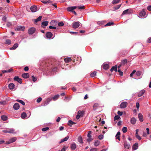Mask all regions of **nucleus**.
<instances>
[{"label":"nucleus","instance_id":"a878e982","mask_svg":"<svg viewBox=\"0 0 151 151\" xmlns=\"http://www.w3.org/2000/svg\"><path fill=\"white\" fill-rule=\"evenodd\" d=\"M18 45L17 43H15L14 45L12 47L10 48V50H15L18 47Z\"/></svg>","mask_w":151,"mask_h":151},{"label":"nucleus","instance_id":"9d476101","mask_svg":"<svg viewBox=\"0 0 151 151\" xmlns=\"http://www.w3.org/2000/svg\"><path fill=\"white\" fill-rule=\"evenodd\" d=\"M25 29V27L24 26H18L16 29V30L17 31H23Z\"/></svg>","mask_w":151,"mask_h":151},{"label":"nucleus","instance_id":"6e6552de","mask_svg":"<svg viewBox=\"0 0 151 151\" xmlns=\"http://www.w3.org/2000/svg\"><path fill=\"white\" fill-rule=\"evenodd\" d=\"M40 65H42L43 67H48L49 66V65L48 64V62L47 61H43L40 63Z\"/></svg>","mask_w":151,"mask_h":151},{"label":"nucleus","instance_id":"f257e3e1","mask_svg":"<svg viewBox=\"0 0 151 151\" xmlns=\"http://www.w3.org/2000/svg\"><path fill=\"white\" fill-rule=\"evenodd\" d=\"M84 114V111H83L79 110L78 111L77 114L76 116V118L78 119L80 117H82Z\"/></svg>","mask_w":151,"mask_h":151},{"label":"nucleus","instance_id":"052dcab7","mask_svg":"<svg viewBox=\"0 0 151 151\" xmlns=\"http://www.w3.org/2000/svg\"><path fill=\"white\" fill-rule=\"evenodd\" d=\"M104 136L103 135L101 134L99 135L98 138L99 139H102L103 138Z\"/></svg>","mask_w":151,"mask_h":151},{"label":"nucleus","instance_id":"e433bc0d","mask_svg":"<svg viewBox=\"0 0 151 151\" xmlns=\"http://www.w3.org/2000/svg\"><path fill=\"white\" fill-rule=\"evenodd\" d=\"M27 116V114L25 112H23L21 115V117L22 119H24Z\"/></svg>","mask_w":151,"mask_h":151},{"label":"nucleus","instance_id":"774afa93","mask_svg":"<svg viewBox=\"0 0 151 151\" xmlns=\"http://www.w3.org/2000/svg\"><path fill=\"white\" fill-rule=\"evenodd\" d=\"M98 150L96 148H92L90 150V151H97Z\"/></svg>","mask_w":151,"mask_h":151},{"label":"nucleus","instance_id":"f704fd0d","mask_svg":"<svg viewBox=\"0 0 151 151\" xmlns=\"http://www.w3.org/2000/svg\"><path fill=\"white\" fill-rule=\"evenodd\" d=\"M76 123L73 122L71 120H69L68 121V125L70 127H72V125L73 124H75Z\"/></svg>","mask_w":151,"mask_h":151},{"label":"nucleus","instance_id":"f8f14e48","mask_svg":"<svg viewBox=\"0 0 151 151\" xmlns=\"http://www.w3.org/2000/svg\"><path fill=\"white\" fill-rule=\"evenodd\" d=\"M19 105L18 103H16L14 104L13 107L14 109L17 110L19 109Z\"/></svg>","mask_w":151,"mask_h":151},{"label":"nucleus","instance_id":"680f3d73","mask_svg":"<svg viewBox=\"0 0 151 151\" xmlns=\"http://www.w3.org/2000/svg\"><path fill=\"white\" fill-rule=\"evenodd\" d=\"M32 81L34 82H35L37 81V78L36 77H34L33 76H32Z\"/></svg>","mask_w":151,"mask_h":151},{"label":"nucleus","instance_id":"ddd939ff","mask_svg":"<svg viewBox=\"0 0 151 151\" xmlns=\"http://www.w3.org/2000/svg\"><path fill=\"white\" fill-rule=\"evenodd\" d=\"M145 92V90H142L139 91L138 94V97H140L142 96Z\"/></svg>","mask_w":151,"mask_h":151},{"label":"nucleus","instance_id":"8fccbe9b","mask_svg":"<svg viewBox=\"0 0 151 151\" xmlns=\"http://www.w3.org/2000/svg\"><path fill=\"white\" fill-rule=\"evenodd\" d=\"M49 129V128L48 127H46L43 128L42 129V130L43 132H45L46 131L48 130Z\"/></svg>","mask_w":151,"mask_h":151},{"label":"nucleus","instance_id":"3c124183","mask_svg":"<svg viewBox=\"0 0 151 151\" xmlns=\"http://www.w3.org/2000/svg\"><path fill=\"white\" fill-rule=\"evenodd\" d=\"M77 8H78V9H85V7L84 6H78L77 7Z\"/></svg>","mask_w":151,"mask_h":151},{"label":"nucleus","instance_id":"4468645a","mask_svg":"<svg viewBox=\"0 0 151 151\" xmlns=\"http://www.w3.org/2000/svg\"><path fill=\"white\" fill-rule=\"evenodd\" d=\"M138 118L139 121L142 122L143 121V116L141 114L139 113L138 114Z\"/></svg>","mask_w":151,"mask_h":151},{"label":"nucleus","instance_id":"f3484780","mask_svg":"<svg viewBox=\"0 0 151 151\" xmlns=\"http://www.w3.org/2000/svg\"><path fill=\"white\" fill-rule=\"evenodd\" d=\"M69 138V137L68 136H67L65 137V138H64L63 139H62L59 142V143L60 144V143H62V142H64L66 141L68 139V138Z\"/></svg>","mask_w":151,"mask_h":151},{"label":"nucleus","instance_id":"5fc2aeb1","mask_svg":"<svg viewBox=\"0 0 151 151\" xmlns=\"http://www.w3.org/2000/svg\"><path fill=\"white\" fill-rule=\"evenodd\" d=\"M118 72L119 73V74L121 76H122L123 75V72H122L120 69H119L118 70Z\"/></svg>","mask_w":151,"mask_h":151},{"label":"nucleus","instance_id":"de8ad7c7","mask_svg":"<svg viewBox=\"0 0 151 151\" xmlns=\"http://www.w3.org/2000/svg\"><path fill=\"white\" fill-rule=\"evenodd\" d=\"M11 43V41L9 39H7L6 41V43L7 44H10Z\"/></svg>","mask_w":151,"mask_h":151},{"label":"nucleus","instance_id":"72a5a7b5","mask_svg":"<svg viewBox=\"0 0 151 151\" xmlns=\"http://www.w3.org/2000/svg\"><path fill=\"white\" fill-rule=\"evenodd\" d=\"M1 119L4 121H5L7 119V117L4 115H3L1 116Z\"/></svg>","mask_w":151,"mask_h":151},{"label":"nucleus","instance_id":"6ab92c4d","mask_svg":"<svg viewBox=\"0 0 151 151\" xmlns=\"http://www.w3.org/2000/svg\"><path fill=\"white\" fill-rule=\"evenodd\" d=\"M42 18V16H40L37 19H34L33 20V21H34V22L37 23L38 21H40Z\"/></svg>","mask_w":151,"mask_h":151},{"label":"nucleus","instance_id":"9b49d317","mask_svg":"<svg viewBox=\"0 0 151 151\" xmlns=\"http://www.w3.org/2000/svg\"><path fill=\"white\" fill-rule=\"evenodd\" d=\"M37 7L36 6H33L30 7V10L32 12H35L37 10Z\"/></svg>","mask_w":151,"mask_h":151},{"label":"nucleus","instance_id":"bb28decb","mask_svg":"<svg viewBox=\"0 0 151 151\" xmlns=\"http://www.w3.org/2000/svg\"><path fill=\"white\" fill-rule=\"evenodd\" d=\"M13 71V69L12 68H10L8 70H4L2 71V73H10Z\"/></svg>","mask_w":151,"mask_h":151},{"label":"nucleus","instance_id":"603ef678","mask_svg":"<svg viewBox=\"0 0 151 151\" xmlns=\"http://www.w3.org/2000/svg\"><path fill=\"white\" fill-rule=\"evenodd\" d=\"M135 136L139 140H141V137L138 135V134H135Z\"/></svg>","mask_w":151,"mask_h":151},{"label":"nucleus","instance_id":"c03bdc74","mask_svg":"<svg viewBox=\"0 0 151 151\" xmlns=\"http://www.w3.org/2000/svg\"><path fill=\"white\" fill-rule=\"evenodd\" d=\"M114 24V22H109L107 23L105 25V26H111L112 25H113Z\"/></svg>","mask_w":151,"mask_h":151},{"label":"nucleus","instance_id":"4c0bfd02","mask_svg":"<svg viewBox=\"0 0 151 151\" xmlns=\"http://www.w3.org/2000/svg\"><path fill=\"white\" fill-rule=\"evenodd\" d=\"M121 4L120 5H117L116 6L114 7V8H113V9H114V10L115 11L117 9H119V8L121 7Z\"/></svg>","mask_w":151,"mask_h":151},{"label":"nucleus","instance_id":"864d4df0","mask_svg":"<svg viewBox=\"0 0 151 151\" xmlns=\"http://www.w3.org/2000/svg\"><path fill=\"white\" fill-rule=\"evenodd\" d=\"M120 118L119 116L118 115H116L114 117V120H118Z\"/></svg>","mask_w":151,"mask_h":151},{"label":"nucleus","instance_id":"39448f33","mask_svg":"<svg viewBox=\"0 0 151 151\" xmlns=\"http://www.w3.org/2000/svg\"><path fill=\"white\" fill-rule=\"evenodd\" d=\"M131 13V11L130 9H128L123 11L122 14V15L125 14H130Z\"/></svg>","mask_w":151,"mask_h":151},{"label":"nucleus","instance_id":"1a4fd4ad","mask_svg":"<svg viewBox=\"0 0 151 151\" xmlns=\"http://www.w3.org/2000/svg\"><path fill=\"white\" fill-rule=\"evenodd\" d=\"M14 130L12 129H10L4 130L2 131V132H3L4 133H14Z\"/></svg>","mask_w":151,"mask_h":151},{"label":"nucleus","instance_id":"09e8293b","mask_svg":"<svg viewBox=\"0 0 151 151\" xmlns=\"http://www.w3.org/2000/svg\"><path fill=\"white\" fill-rule=\"evenodd\" d=\"M16 139H17L16 137H14L11 139L9 140L12 143L15 142L16 140Z\"/></svg>","mask_w":151,"mask_h":151},{"label":"nucleus","instance_id":"49530a36","mask_svg":"<svg viewBox=\"0 0 151 151\" xmlns=\"http://www.w3.org/2000/svg\"><path fill=\"white\" fill-rule=\"evenodd\" d=\"M142 74V72L140 71H137L136 73V75L137 76H140Z\"/></svg>","mask_w":151,"mask_h":151},{"label":"nucleus","instance_id":"393cba45","mask_svg":"<svg viewBox=\"0 0 151 151\" xmlns=\"http://www.w3.org/2000/svg\"><path fill=\"white\" fill-rule=\"evenodd\" d=\"M128 62V60L127 59H125L121 60V63L123 65L126 64Z\"/></svg>","mask_w":151,"mask_h":151},{"label":"nucleus","instance_id":"4d7b16f0","mask_svg":"<svg viewBox=\"0 0 151 151\" xmlns=\"http://www.w3.org/2000/svg\"><path fill=\"white\" fill-rule=\"evenodd\" d=\"M67 10L68 11L72 12L73 10L72 7H68L67 8Z\"/></svg>","mask_w":151,"mask_h":151},{"label":"nucleus","instance_id":"7ed1b4c3","mask_svg":"<svg viewBox=\"0 0 151 151\" xmlns=\"http://www.w3.org/2000/svg\"><path fill=\"white\" fill-rule=\"evenodd\" d=\"M80 26V23L78 22H73L72 24V27L74 29L78 28Z\"/></svg>","mask_w":151,"mask_h":151},{"label":"nucleus","instance_id":"aec40b11","mask_svg":"<svg viewBox=\"0 0 151 151\" xmlns=\"http://www.w3.org/2000/svg\"><path fill=\"white\" fill-rule=\"evenodd\" d=\"M52 99H50V98H48V99L47 101H45L44 103L43 104V106H45L46 105H47V104H48L49 103V102L51 101Z\"/></svg>","mask_w":151,"mask_h":151},{"label":"nucleus","instance_id":"412c9836","mask_svg":"<svg viewBox=\"0 0 151 151\" xmlns=\"http://www.w3.org/2000/svg\"><path fill=\"white\" fill-rule=\"evenodd\" d=\"M48 23V22L45 21L43 22L42 23V27L43 28H45L44 26H46L47 25Z\"/></svg>","mask_w":151,"mask_h":151},{"label":"nucleus","instance_id":"37998d69","mask_svg":"<svg viewBox=\"0 0 151 151\" xmlns=\"http://www.w3.org/2000/svg\"><path fill=\"white\" fill-rule=\"evenodd\" d=\"M96 71H94L90 74V76L92 77H93L96 76Z\"/></svg>","mask_w":151,"mask_h":151},{"label":"nucleus","instance_id":"dca6fc26","mask_svg":"<svg viewBox=\"0 0 151 151\" xmlns=\"http://www.w3.org/2000/svg\"><path fill=\"white\" fill-rule=\"evenodd\" d=\"M138 146V144L137 143H135L132 146V149L134 150H137Z\"/></svg>","mask_w":151,"mask_h":151},{"label":"nucleus","instance_id":"f03ea898","mask_svg":"<svg viewBox=\"0 0 151 151\" xmlns=\"http://www.w3.org/2000/svg\"><path fill=\"white\" fill-rule=\"evenodd\" d=\"M36 29L35 27H32L29 28L28 31V33L29 35H32L35 32Z\"/></svg>","mask_w":151,"mask_h":151},{"label":"nucleus","instance_id":"0e129e2a","mask_svg":"<svg viewBox=\"0 0 151 151\" xmlns=\"http://www.w3.org/2000/svg\"><path fill=\"white\" fill-rule=\"evenodd\" d=\"M136 70H134L132 71V73L130 74V76L132 77L133 76V74L135 73Z\"/></svg>","mask_w":151,"mask_h":151},{"label":"nucleus","instance_id":"4be33fe9","mask_svg":"<svg viewBox=\"0 0 151 151\" xmlns=\"http://www.w3.org/2000/svg\"><path fill=\"white\" fill-rule=\"evenodd\" d=\"M76 147V145L75 143H73L70 146V148L72 150H75Z\"/></svg>","mask_w":151,"mask_h":151},{"label":"nucleus","instance_id":"cd10ccee","mask_svg":"<svg viewBox=\"0 0 151 151\" xmlns=\"http://www.w3.org/2000/svg\"><path fill=\"white\" fill-rule=\"evenodd\" d=\"M124 147L127 149H129L130 147V145L128 144L127 142H125L124 144Z\"/></svg>","mask_w":151,"mask_h":151},{"label":"nucleus","instance_id":"2f4dec72","mask_svg":"<svg viewBox=\"0 0 151 151\" xmlns=\"http://www.w3.org/2000/svg\"><path fill=\"white\" fill-rule=\"evenodd\" d=\"M60 96L58 94L56 95L54 97H53L52 98V100L53 101H55L58 99L59 98Z\"/></svg>","mask_w":151,"mask_h":151},{"label":"nucleus","instance_id":"6e6d98bb","mask_svg":"<svg viewBox=\"0 0 151 151\" xmlns=\"http://www.w3.org/2000/svg\"><path fill=\"white\" fill-rule=\"evenodd\" d=\"M67 148L65 146H64L63 147V148L60 150H59L58 151H65L66 149Z\"/></svg>","mask_w":151,"mask_h":151},{"label":"nucleus","instance_id":"c9c22d12","mask_svg":"<svg viewBox=\"0 0 151 151\" xmlns=\"http://www.w3.org/2000/svg\"><path fill=\"white\" fill-rule=\"evenodd\" d=\"M120 135V132H117V134L116 135V139H118L119 140H120L119 135Z\"/></svg>","mask_w":151,"mask_h":151},{"label":"nucleus","instance_id":"5701e85b","mask_svg":"<svg viewBox=\"0 0 151 151\" xmlns=\"http://www.w3.org/2000/svg\"><path fill=\"white\" fill-rule=\"evenodd\" d=\"M14 85L12 83H11L9 85V88L10 89H13L14 87Z\"/></svg>","mask_w":151,"mask_h":151},{"label":"nucleus","instance_id":"a19ab883","mask_svg":"<svg viewBox=\"0 0 151 151\" xmlns=\"http://www.w3.org/2000/svg\"><path fill=\"white\" fill-rule=\"evenodd\" d=\"M120 1V0H113L112 3L113 4H117Z\"/></svg>","mask_w":151,"mask_h":151},{"label":"nucleus","instance_id":"338daca9","mask_svg":"<svg viewBox=\"0 0 151 151\" xmlns=\"http://www.w3.org/2000/svg\"><path fill=\"white\" fill-rule=\"evenodd\" d=\"M117 114H118L120 116H121L122 115V114H123V113L122 112H121L120 111H118V112H117Z\"/></svg>","mask_w":151,"mask_h":151},{"label":"nucleus","instance_id":"473e14b6","mask_svg":"<svg viewBox=\"0 0 151 151\" xmlns=\"http://www.w3.org/2000/svg\"><path fill=\"white\" fill-rule=\"evenodd\" d=\"M103 68L104 69L107 70L109 68V65L108 64H104L103 65Z\"/></svg>","mask_w":151,"mask_h":151},{"label":"nucleus","instance_id":"c85d7f7f","mask_svg":"<svg viewBox=\"0 0 151 151\" xmlns=\"http://www.w3.org/2000/svg\"><path fill=\"white\" fill-rule=\"evenodd\" d=\"M72 60V59L70 58H67L64 59L66 63H69Z\"/></svg>","mask_w":151,"mask_h":151},{"label":"nucleus","instance_id":"7c9ffc66","mask_svg":"<svg viewBox=\"0 0 151 151\" xmlns=\"http://www.w3.org/2000/svg\"><path fill=\"white\" fill-rule=\"evenodd\" d=\"M99 107V104L98 103L95 104L93 106V107L94 110H96L97 108Z\"/></svg>","mask_w":151,"mask_h":151},{"label":"nucleus","instance_id":"0eeeda50","mask_svg":"<svg viewBox=\"0 0 151 151\" xmlns=\"http://www.w3.org/2000/svg\"><path fill=\"white\" fill-rule=\"evenodd\" d=\"M128 103L126 102H122L120 105V107L121 108H124L127 106Z\"/></svg>","mask_w":151,"mask_h":151},{"label":"nucleus","instance_id":"a18cd8bd","mask_svg":"<svg viewBox=\"0 0 151 151\" xmlns=\"http://www.w3.org/2000/svg\"><path fill=\"white\" fill-rule=\"evenodd\" d=\"M99 141L98 140H96L94 142V145L96 146H98L99 144Z\"/></svg>","mask_w":151,"mask_h":151},{"label":"nucleus","instance_id":"c756f323","mask_svg":"<svg viewBox=\"0 0 151 151\" xmlns=\"http://www.w3.org/2000/svg\"><path fill=\"white\" fill-rule=\"evenodd\" d=\"M114 70L115 72H116L117 71V68L116 65H115V66L112 67L110 70L111 71V72L113 71Z\"/></svg>","mask_w":151,"mask_h":151},{"label":"nucleus","instance_id":"20e7f679","mask_svg":"<svg viewBox=\"0 0 151 151\" xmlns=\"http://www.w3.org/2000/svg\"><path fill=\"white\" fill-rule=\"evenodd\" d=\"M45 36L47 38L50 39L53 36V34L52 33V32H48L46 33Z\"/></svg>","mask_w":151,"mask_h":151},{"label":"nucleus","instance_id":"b1692460","mask_svg":"<svg viewBox=\"0 0 151 151\" xmlns=\"http://www.w3.org/2000/svg\"><path fill=\"white\" fill-rule=\"evenodd\" d=\"M130 122L132 124H135L136 122V119L134 117L132 118L131 119Z\"/></svg>","mask_w":151,"mask_h":151},{"label":"nucleus","instance_id":"79ce46f5","mask_svg":"<svg viewBox=\"0 0 151 151\" xmlns=\"http://www.w3.org/2000/svg\"><path fill=\"white\" fill-rule=\"evenodd\" d=\"M122 130L124 133H125L127 132V129L126 127H124L122 129Z\"/></svg>","mask_w":151,"mask_h":151},{"label":"nucleus","instance_id":"bf43d9fd","mask_svg":"<svg viewBox=\"0 0 151 151\" xmlns=\"http://www.w3.org/2000/svg\"><path fill=\"white\" fill-rule=\"evenodd\" d=\"M91 131H89L87 137L89 138H91Z\"/></svg>","mask_w":151,"mask_h":151},{"label":"nucleus","instance_id":"423d86ee","mask_svg":"<svg viewBox=\"0 0 151 151\" xmlns=\"http://www.w3.org/2000/svg\"><path fill=\"white\" fill-rule=\"evenodd\" d=\"M14 79L15 81H17L19 83L21 84L22 83V80L21 78H19L18 76H15Z\"/></svg>","mask_w":151,"mask_h":151},{"label":"nucleus","instance_id":"13d9d810","mask_svg":"<svg viewBox=\"0 0 151 151\" xmlns=\"http://www.w3.org/2000/svg\"><path fill=\"white\" fill-rule=\"evenodd\" d=\"M64 25V24L63 22H60L58 24V25L59 26H63Z\"/></svg>","mask_w":151,"mask_h":151},{"label":"nucleus","instance_id":"58836bf2","mask_svg":"<svg viewBox=\"0 0 151 151\" xmlns=\"http://www.w3.org/2000/svg\"><path fill=\"white\" fill-rule=\"evenodd\" d=\"M16 101L19 103H20L21 104L23 105H25V103L22 100H19V99H17V100H16Z\"/></svg>","mask_w":151,"mask_h":151},{"label":"nucleus","instance_id":"a211bd4d","mask_svg":"<svg viewBox=\"0 0 151 151\" xmlns=\"http://www.w3.org/2000/svg\"><path fill=\"white\" fill-rule=\"evenodd\" d=\"M22 77L24 78H27L29 77V74L28 73H23L22 75Z\"/></svg>","mask_w":151,"mask_h":151},{"label":"nucleus","instance_id":"2eb2a0df","mask_svg":"<svg viewBox=\"0 0 151 151\" xmlns=\"http://www.w3.org/2000/svg\"><path fill=\"white\" fill-rule=\"evenodd\" d=\"M145 10L143 9L139 13V15L140 17H144L145 15Z\"/></svg>","mask_w":151,"mask_h":151},{"label":"nucleus","instance_id":"69168bd1","mask_svg":"<svg viewBox=\"0 0 151 151\" xmlns=\"http://www.w3.org/2000/svg\"><path fill=\"white\" fill-rule=\"evenodd\" d=\"M6 25L8 27H10L12 25L11 23L10 22H8L6 24Z\"/></svg>","mask_w":151,"mask_h":151},{"label":"nucleus","instance_id":"ea45409f","mask_svg":"<svg viewBox=\"0 0 151 151\" xmlns=\"http://www.w3.org/2000/svg\"><path fill=\"white\" fill-rule=\"evenodd\" d=\"M78 140L79 142L81 143H83L82 139L81 136H80L78 137Z\"/></svg>","mask_w":151,"mask_h":151},{"label":"nucleus","instance_id":"e2e57ef3","mask_svg":"<svg viewBox=\"0 0 151 151\" xmlns=\"http://www.w3.org/2000/svg\"><path fill=\"white\" fill-rule=\"evenodd\" d=\"M42 100V98L41 97H39L37 100V103L40 102Z\"/></svg>","mask_w":151,"mask_h":151}]
</instances>
